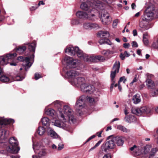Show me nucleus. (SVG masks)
I'll return each instance as SVG.
<instances>
[{
    "mask_svg": "<svg viewBox=\"0 0 158 158\" xmlns=\"http://www.w3.org/2000/svg\"><path fill=\"white\" fill-rule=\"evenodd\" d=\"M117 128L118 129H119L123 132H127V129L124 127L120 125H118L117 127Z\"/></svg>",
    "mask_w": 158,
    "mask_h": 158,
    "instance_id": "45",
    "label": "nucleus"
},
{
    "mask_svg": "<svg viewBox=\"0 0 158 158\" xmlns=\"http://www.w3.org/2000/svg\"><path fill=\"white\" fill-rule=\"evenodd\" d=\"M120 65V62L118 61H116L113 66L112 71L118 73L119 72Z\"/></svg>",
    "mask_w": 158,
    "mask_h": 158,
    "instance_id": "28",
    "label": "nucleus"
},
{
    "mask_svg": "<svg viewBox=\"0 0 158 158\" xmlns=\"http://www.w3.org/2000/svg\"><path fill=\"white\" fill-rule=\"evenodd\" d=\"M98 35L102 38L106 39L109 36V33L106 31H100L98 33Z\"/></svg>",
    "mask_w": 158,
    "mask_h": 158,
    "instance_id": "29",
    "label": "nucleus"
},
{
    "mask_svg": "<svg viewBox=\"0 0 158 158\" xmlns=\"http://www.w3.org/2000/svg\"><path fill=\"white\" fill-rule=\"evenodd\" d=\"M115 147L114 138L107 141L105 143H103L101 146V149L102 151L106 152L107 150L114 148Z\"/></svg>",
    "mask_w": 158,
    "mask_h": 158,
    "instance_id": "10",
    "label": "nucleus"
},
{
    "mask_svg": "<svg viewBox=\"0 0 158 158\" xmlns=\"http://www.w3.org/2000/svg\"><path fill=\"white\" fill-rule=\"evenodd\" d=\"M80 23V20L77 19H73L71 22V24L72 25H77Z\"/></svg>",
    "mask_w": 158,
    "mask_h": 158,
    "instance_id": "42",
    "label": "nucleus"
},
{
    "mask_svg": "<svg viewBox=\"0 0 158 158\" xmlns=\"http://www.w3.org/2000/svg\"><path fill=\"white\" fill-rule=\"evenodd\" d=\"M87 100L90 103L94 104L98 101V98H93L92 97H87Z\"/></svg>",
    "mask_w": 158,
    "mask_h": 158,
    "instance_id": "36",
    "label": "nucleus"
},
{
    "mask_svg": "<svg viewBox=\"0 0 158 158\" xmlns=\"http://www.w3.org/2000/svg\"><path fill=\"white\" fill-rule=\"evenodd\" d=\"M119 23L118 20V19H116L114 20L113 23V27L114 28H115L118 24V23Z\"/></svg>",
    "mask_w": 158,
    "mask_h": 158,
    "instance_id": "55",
    "label": "nucleus"
},
{
    "mask_svg": "<svg viewBox=\"0 0 158 158\" xmlns=\"http://www.w3.org/2000/svg\"><path fill=\"white\" fill-rule=\"evenodd\" d=\"M135 148V155H136V153L137 152H138L139 151V150H140V147H137L135 145H134L133 147H131L130 148V149L131 151L133 150Z\"/></svg>",
    "mask_w": 158,
    "mask_h": 158,
    "instance_id": "49",
    "label": "nucleus"
},
{
    "mask_svg": "<svg viewBox=\"0 0 158 158\" xmlns=\"http://www.w3.org/2000/svg\"><path fill=\"white\" fill-rule=\"evenodd\" d=\"M78 49V47H74L71 45H69L66 47L65 52L68 53L69 55L71 56H74L76 54V51Z\"/></svg>",
    "mask_w": 158,
    "mask_h": 158,
    "instance_id": "15",
    "label": "nucleus"
},
{
    "mask_svg": "<svg viewBox=\"0 0 158 158\" xmlns=\"http://www.w3.org/2000/svg\"><path fill=\"white\" fill-rule=\"evenodd\" d=\"M46 114L48 115L53 116L56 114V112L53 109H49L45 111Z\"/></svg>",
    "mask_w": 158,
    "mask_h": 158,
    "instance_id": "35",
    "label": "nucleus"
},
{
    "mask_svg": "<svg viewBox=\"0 0 158 158\" xmlns=\"http://www.w3.org/2000/svg\"><path fill=\"white\" fill-rule=\"evenodd\" d=\"M34 58V54H33L29 58L28 57L24 58L22 56H19L18 58V60L25 62V63L23 64V65L25 67V69L27 71L32 65Z\"/></svg>",
    "mask_w": 158,
    "mask_h": 158,
    "instance_id": "6",
    "label": "nucleus"
},
{
    "mask_svg": "<svg viewBox=\"0 0 158 158\" xmlns=\"http://www.w3.org/2000/svg\"><path fill=\"white\" fill-rule=\"evenodd\" d=\"M41 121L44 126H48L49 125V119L47 117H44L42 118Z\"/></svg>",
    "mask_w": 158,
    "mask_h": 158,
    "instance_id": "37",
    "label": "nucleus"
},
{
    "mask_svg": "<svg viewBox=\"0 0 158 158\" xmlns=\"http://www.w3.org/2000/svg\"><path fill=\"white\" fill-rule=\"evenodd\" d=\"M117 73H118L117 72H115L113 71L111 72L110 77L111 81H115L114 78L115 77L116 74Z\"/></svg>",
    "mask_w": 158,
    "mask_h": 158,
    "instance_id": "48",
    "label": "nucleus"
},
{
    "mask_svg": "<svg viewBox=\"0 0 158 158\" xmlns=\"http://www.w3.org/2000/svg\"><path fill=\"white\" fill-rule=\"evenodd\" d=\"M47 133L48 135L53 138H56L58 137V135L51 128L49 127L47 128Z\"/></svg>",
    "mask_w": 158,
    "mask_h": 158,
    "instance_id": "24",
    "label": "nucleus"
},
{
    "mask_svg": "<svg viewBox=\"0 0 158 158\" xmlns=\"http://www.w3.org/2000/svg\"><path fill=\"white\" fill-rule=\"evenodd\" d=\"M132 100L133 103L135 104L139 103L141 101V98L140 94H137L134 95Z\"/></svg>",
    "mask_w": 158,
    "mask_h": 158,
    "instance_id": "27",
    "label": "nucleus"
},
{
    "mask_svg": "<svg viewBox=\"0 0 158 158\" xmlns=\"http://www.w3.org/2000/svg\"><path fill=\"white\" fill-rule=\"evenodd\" d=\"M137 80H138L137 75H135V77H134L132 81V82H131L130 83V85L131 86L132 85H133V83L135 82H136Z\"/></svg>",
    "mask_w": 158,
    "mask_h": 158,
    "instance_id": "52",
    "label": "nucleus"
},
{
    "mask_svg": "<svg viewBox=\"0 0 158 158\" xmlns=\"http://www.w3.org/2000/svg\"><path fill=\"white\" fill-rule=\"evenodd\" d=\"M14 77H16V80H15V81H21L22 80L24 77H20L19 76H15Z\"/></svg>",
    "mask_w": 158,
    "mask_h": 158,
    "instance_id": "56",
    "label": "nucleus"
},
{
    "mask_svg": "<svg viewBox=\"0 0 158 158\" xmlns=\"http://www.w3.org/2000/svg\"><path fill=\"white\" fill-rule=\"evenodd\" d=\"M102 158H111V155L110 154H106Z\"/></svg>",
    "mask_w": 158,
    "mask_h": 158,
    "instance_id": "64",
    "label": "nucleus"
},
{
    "mask_svg": "<svg viewBox=\"0 0 158 158\" xmlns=\"http://www.w3.org/2000/svg\"><path fill=\"white\" fill-rule=\"evenodd\" d=\"M149 35L147 33H146L143 35V42L145 45H148L149 43L148 39L149 38Z\"/></svg>",
    "mask_w": 158,
    "mask_h": 158,
    "instance_id": "31",
    "label": "nucleus"
},
{
    "mask_svg": "<svg viewBox=\"0 0 158 158\" xmlns=\"http://www.w3.org/2000/svg\"><path fill=\"white\" fill-rule=\"evenodd\" d=\"M17 56L16 53H10L7 54L6 56H1L0 57V64L6 65L9 63V61L13 60L14 58Z\"/></svg>",
    "mask_w": 158,
    "mask_h": 158,
    "instance_id": "8",
    "label": "nucleus"
},
{
    "mask_svg": "<svg viewBox=\"0 0 158 158\" xmlns=\"http://www.w3.org/2000/svg\"><path fill=\"white\" fill-rule=\"evenodd\" d=\"M56 106L60 108L61 106L62 102L59 101H56L53 102Z\"/></svg>",
    "mask_w": 158,
    "mask_h": 158,
    "instance_id": "50",
    "label": "nucleus"
},
{
    "mask_svg": "<svg viewBox=\"0 0 158 158\" xmlns=\"http://www.w3.org/2000/svg\"><path fill=\"white\" fill-rule=\"evenodd\" d=\"M10 145L7 146L6 143H2V146L6 148L7 151L13 153H17L20 150L18 146V142L17 139L14 137H11L9 140Z\"/></svg>",
    "mask_w": 158,
    "mask_h": 158,
    "instance_id": "2",
    "label": "nucleus"
},
{
    "mask_svg": "<svg viewBox=\"0 0 158 158\" xmlns=\"http://www.w3.org/2000/svg\"><path fill=\"white\" fill-rule=\"evenodd\" d=\"M9 131L5 128L0 129V136L2 140L7 138L9 135Z\"/></svg>",
    "mask_w": 158,
    "mask_h": 158,
    "instance_id": "21",
    "label": "nucleus"
},
{
    "mask_svg": "<svg viewBox=\"0 0 158 158\" xmlns=\"http://www.w3.org/2000/svg\"><path fill=\"white\" fill-rule=\"evenodd\" d=\"M124 120L125 122L130 123H135L137 121V118L132 115L126 116L124 118Z\"/></svg>",
    "mask_w": 158,
    "mask_h": 158,
    "instance_id": "22",
    "label": "nucleus"
},
{
    "mask_svg": "<svg viewBox=\"0 0 158 158\" xmlns=\"http://www.w3.org/2000/svg\"><path fill=\"white\" fill-rule=\"evenodd\" d=\"M113 52L111 51H110L109 50H104L102 51L101 53L104 55L107 56H108L110 54L112 53Z\"/></svg>",
    "mask_w": 158,
    "mask_h": 158,
    "instance_id": "44",
    "label": "nucleus"
},
{
    "mask_svg": "<svg viewBox=\"0 0 158 158\" xmlns=\"http://www.w3.org/2000/svg\"><path fill=\"white\" fill-rule=\"evenodd\" d=\"M81 90L84 93L91 94L94 91V86L85 83L81 87Z\"/></svg>",
    "mask_w": 158,
    "mask_h": 158,
    "instance_id": "12",
    "label": "nucleus"
},
{
    "mask_svg": "<svg viewBox=\"0 0 158 158\" xmlns=\"http://www.w3.org/2000/svg\"><path fill=\"white\" fill-rule=\"evenodd\" d=\"M100 2H97L94 0L90 1H87L82 3L81 6V8L86 11L94 13V11L95 8L100 5Z\"/></svg>",
    "mask_w": 158,
    "mask_h": 158,
    "instance_id": "3",
    "label": "nucleus"
},
{
    "mask_svg": "<svg viewBox=\"0 0 158 158\" xmlns=\"http://www.w3.org/2000/svg\"><path fill=\"white\" fill-rule=\"evenodd\" d=\"M97 62L99 61L103 62L105 60V58L103 56H97Z\"/></svg>",
    "mask_w": 158,
    "mask_h": 158,
    "instance_id": "51",
    "label": "nucleus"
},
{
    "mask_svg": "<svg viewBox=\"0 0 158 158\" xmlns=\"http://www.w3.org/2000/svg\"><path fill=\"white\" fill-rule=\"evenodd\" d=\"M151 147V145H147L144 147L143 148L140 147V150L138 152H137L136 155H139L143 154L145 155L147 154L149 152Z\"/></svg>",
    "mask_w": 158,
    "mask_h": 158,
    "instance_id": "16",
    "label": "nucleus"
},
{
    "mask_svg": "<svg viewBox=\"0 0 158 158\" xmlns=\"http://www.w3.org/2000/svg\"><path fill=\"white\" fill-rule=\"evenodd\" d=\"M114 139L115 143L117 144L118 146H122L123 144L124 141L122 137L116 136L114 137Z\"/></svg>",
    "mask_w": 158,
    "mask_h": 158,
    "instance_id": "25",
    "label": "nucleus"
},
{
    "mask_svg": "<svg viewBox=\"0 0 158 158\" xmlns=\"http://www.w3.org/2000/svg\"><path fill=\"white\" fill-rule=\"evenodd\" d=\"M26 49L25 46L20 47L19 48H17L16 49L17 52L19 54L23 53Z\"/></svg>",
    "mask_w": 158,
    "mask_h": 158,
    "instance_id": "41",
    "label": "nucleus"
},
{
    "mask_svg": "<svg viewBox=\"0 0 158 158\" xmlns=\"http://www.w3.org/2000/svg\"><path fill=\"white\" fill-rule=\"evenodd\" d=\"M76 54L77 56L80 59L83 60L84 61L87 60V57L88 55L83 52L79 49L78 48V49L76 51Z\"/></svg>",
    "mask_w": 158,
    "mask_h": 158,
    "instance_id": "20",
    "label": "nucleus"
},
{
    "mask_svg": "<svg viewBox=\"0 0 158 158\" xmlns=\"http://www.w3.org/2000/svg\"><path fill=\"white\" fill-rule=\"evenodd\" d=\"M151 94L153 97L155 96L156 95L158 94V88H157V87L155 88L154 89L151 90Z\"/></svg>",
    "mask_w": 158,
    "mask_h": 158,
    "instance_id": "46",
    "label": "nucleus"
},
{
    "mask_svg": "<svg viewBox=\"0 0 158 158\" xmlns=\"http://www.w3.org/2000/svg\"><path fill=\"white\" fill-rule=\"evenodd\" d=\"M35 46L36 44L35 43H31V44H29L28 49L31 51L34 52L35 50Z\"/></svg>",
    "mask_w": 158,
    "mask_h": 158,
    "instance_id": "40",
    "label": "nucleus"
},
{
    "mask_svg": "<svg viewBox=\"0 0 158 158\" xmlns=\"http://www.w3.org/2000/svg\"><path fill=\"white\" fill-rule=\"evenodd\" d=\"M47 155V152L45 149L41 150L38 153V156L40 157L46 156Z\"/></svg>",
    "mask_w": 158,
    "mask_h": 158,
    "instance_id": "43",
    "label": "nucleus"
},
{
    "mask_svg": "<svg viewBox=\"0 0 158 158\" xmlns=\"http://www.w3.org/2000/svg\"><path fill=\"white\" fill-rule=\"evenodd\" d=\"M66 76L69 79V81L71 84L76 77L79 75V73L73 69L68 70L65 72Z\"/></svg>",
    "mask_w": 158,
    "mask_h": 158,
    "instance_id": "11",
    "label": "nucleus"
},
{
    "mask_svg": "<svg viewBox=\"0 0 158 158\" xmlns=\"http://www.w3.org/2000/svg\"><path fill=\"white\" fill-rule=\"evenodd\" d=\"M99 43L101 44H106L109 45H111V43L110 41L107 39H102L99 40Z\"/></svg>",
    "mask_w": 158,
    "mask_h": 158,
    "instance_id": "33",
    "label": "nucleus"
},
{
    "mask_svg": "<svg viewBox=\"0 0 158 158\" xmlns=\"http://www.w3.org/2000/svg\"><path fill=\"white\" fill-rule=\"evenodd\" d=\"M87 60L85 61L97 62V56H89L88 55L87 57Z\"/></svg>",
    "mask_w": 158,
    "mask_h": 158,
    "instance_id": "32",
    "label": "nucleus"
},
{
    "mask_svg": "<svg viewBox=\"0 0 158 158\" xmlns=\"http://www.w3.org/2000/svg\"><path fill=\"white\" fill-rule=\"evenodd\" d=\"M103 17H104V18H107L110 17L109 14L107 13V11H103V13L101 15V20L102 19Z\"/></svg>",
    "mask_w": 158,
    "mask_h": 158,
    "instance_id": "47",
    "label": "nucleus"
},
{
    "mask_svg": "<svg viewBox=\"0 0 158 158\" xmlns=\"http://www.w3.org/2000/svg\"><path fill=\"white\" fill-rule=\"evenodd\" d=\"M103 2L108 4H111L113 1V0H102Z\"/></svg>",
    "mask_w": 158,
    "mask_h": 158,
    "instance_id": "62",
    "label": "nucleus"
},
{
    "mask_svg": "<svg viewBox=\"0 0 158 158\" xmlns=\"http://www.w3.org/2000/svg\"><path fill=\"white\" fill-rule=\"evenodd\" d=\"M96 136L95 135H93L91 136L90 137L86 140V142H85V143H87L88 142H89V141H90L91 139H93Z\"/></svg>",
    "mask_w": 158,
    "mask_h": 158,
    "instance_id": "61",
    "label": "nucleus"
},
{
    "mask_svg": "<svg viewBox=\"0 0 158 158\" xmlns=\"http://www.w3.org/2000/svg\"><path fill=\"white\" fill-rule=\"evenodd\" d=\"M125 77H121L120 78V79L118 81V83H120V82L123 81V83H125V81H126V80L125 79Z\"/></svg>",
    "mask_w": 158,
    "mask_h": 158,
    "instance_id": "58",
    "label": "nucleus"
},
{
    "mask_svg": "<svg viewBox=\"0 0 158 158\" xmlns=\"http://www.w3.org/2000/svg\"><path fill=\"white\" fill-rule=\"evenodd\" d=\"M76 15L77 17L81 19L94 21L96 19L94 13L92 11H78L76 13Z\"/></svg>",
    "mask_w": 158,
    "mask_h": 158,
    "instance_id": "5",
    "label": "nucleus"
},
{
    "mask_svg": "<svg viewBox=\"0 0 158 158\" xmlns=\"http://www.w3.org/2000/svg\"><path fill=\"white\" fill-rule=\"evenodd\" d=\"M152 47L154 48L157 49L158 48V41L157 42H153L152 44Z\"/></svg>",
    "mask_w": 158,
    "mask_h": 158,
    "instance_id": "53",
    "label": "nucleus"
},
{
    "mask_svg": "<svg viewBox=\"0 0 158 158\" xmlns=\"http://www.w3.org/2000/svg\"><path fill=\"white\" fill-rule=\"evenodd\" d=\"M2 70L0 67V80L3 83H7L9 81V78L5 75H2Z\"/></svg>",
    "mask_w": 158,
    "mask_h": 158,
    "instance_id": "26",
    "label": "nucleus"
},
{
    "mask_svg": "<svg viewBox=\"0 0 158 158\" xmlns=\"http://www.w3.org/2000/svg\"><path fill=\"white\" fill-rule=\"evenodd\" d=\"M64 61L68 66L73 68H75L78 66L80 62L79 60L74 59L69 56H66L64 58Z\"/></svg>",
    "mask_w": 158,
    "mask_h": 158,
    "instance_id": "9",
    "label": "nucleus"
},
{
    "mask_svg": "<svg viewBox=\"0 0 158 158\" xmlns=\"http://www.w3.org/2000/svg\"><path fill=\"white\" fill-rule=\"evenodd\" d=\"M87 96L83 95L77 98L75 106V108L78 111L84 108L86 105Z\"/></svg>",
    "mask_w": 158,
    "mask_h": 158,
    "instance_id": "7",
    "label": "nucleus"
},
{
    "mask_svg": "<svg viewBox=\"0 0 158 158\" xmlns=\"http://www.w3.org/2000/svg\"><path fill=\"white\" fill-rule=\"evenodd\" d=\"M146 82L147 86L150 91L153 90L157 87V85L155 84L154 82L150 79L149 78L147 79Z\"/></svg>",
    "mask_w": 158,
    "mask_h": 158,
    "instance_id": "19",
    "label": "nucleus"
},
{
    "mask_svg": "<svg viewBox=\"0 0 158 158\" xmlns=\"http://www.w3.org/2000/svg\"><path fill=\"white\" fill-rule=\"evenodd\" d=\"M37 132L39 135H42L45 133V130L44 127L40 126L39 127Z\"/></svg>",
    "mask_w": 158,
    "mask_h": 158,
    "instance_id": "38",
    "label": "nucleus"
},
{
    "mask_svg": "<svg viewBox=\"0 0 158 158\" xmlns=\"http://www.w3.org/2000/svg\"><path fill=\"white\" fill-rule=\"evenodd\" d=\"M131 112L137 115H141L140 108L137 107H132L131 109Z\"/></svg>",
    "mask_w": 158,
    "mask_h": 158,
    "instance_id": "30",
    "label": "nucleus"
},
{
    "mask_svg": "<svg viewBox=\"0 0 158 158\" xmlns=\"http://www.w3.org/2000/svg\"><path fill=\"white\" fill-rule=\"evenodd\" d=\"M132 46L133 47L137 48L138 47V45L137 43L135 41H133L132 42Z\"/></svg>",
    "mask_w": 158,
    "mask_h": 158,
    "instance_id": "60",
    "label": "nucleus"
},
{
    "mask_svg": "<svg viewBox=\"0 0 158 158\" xmlns=\"http://www.w3.org/2000/svg\"><path fill=\"white\" fill-rule=\"evenodd\" d=\"M145 21L143 20L139 22V26L141 28V30H147L152 27L151 24L146 22Z\"/></svg>",
    "mask_w": 158,
    "mask_h": 158,
    "instance_id": "17",
    "label": "nucleus"
},
{
    "mask_svg": "<svg viewBox=\"0 0 158 158\" xmlns=\"http://www.w3.org/2000/svg\"><path fill=\"white\" fill-rule=\"evenodd\" d=\"M157 152V149L156 148H152L149 152V158H152L155 157L156 153Z\"/></svg>",
    "mask_w": 158,
    "mask_h": 158,
    "instance_id": "39",
    "label": "nucleus"
},
{
    "mask_svg": "<svg viewBox=\"0 0 158 158\" xmlns=\"http://www.w3.org/2000/svg\"><path fill=\"white\" fill-rule=\"evenodd\" d=\"M82 27L83 29L86 30H90L93 29L99 28L98 25L97 23L88 22L84 23Z\"/></svg>",
    "mask_w": 158,
    "mask_h": 158,
    "instance_id": "13",
    "label": "nucleus"
},
{
    "mask_svg": "<svg viewBox=\"0 0 158 158\" xmlns=\"http://www.w3.org/2000/svg\"><path fill=\"white\" fill-rule=\"evenodd\" d=\"M58 147L57 148V150L58 151L61 150V149H62L64 148V144H63V143L62 142H61V143L58 144Z\"/></svg>",
    "mask_w": 158,
    "mask_h": 158,
    "instance_id": "54",
    "label": "nucleus"
},
{
    "mask_svg": "<svg viewBox=\"0 0 158 158\" xmlns=\"http://www.w3.org/2000/svg\"><path fill=\"white\" fill-rule=\"evenodd\" d=\"M140 108V112L141 113V115L143 114H148L151 112L152 109L151 107H149V106H143L142 107Z\"/></svg>",
    "mask_w": 158,
    "mask_h": 158,
    "instance_id": "23",
    "label": "nucleus"
},
{
    "mask_svg": "<svg viewBox=\"0 0 158 158\" xmlns=\"http://www.w3.org/2000/svg\"><path fill=\"white\" fill-rule=\"evenodd\" d=\"M41 77V75L39 73H36L35 74V80H37Z\"/></svg>",
    "mask_w": 158,
    "mask_h": 158,
    "instance_id": "57",
    "label": "nucleus"
},
{
    "mask_svg": "<svg viewBox=\"0 0 158 158\" xmlns=\"http://www.w3.org/2000/svg\"><path fill=\"white\" fill-rule=\"evenodd\" d=\"M85 80L84 77L78 76L74 79L71 84L73 85L80 86L81 87L82 85L85 83Z\"/></svg>",
    "mask_w": 158,
    "mask_h": 158,
    "instance_id": "14",
    "label": "nucleus"
},
{
    "mask_svg": "<svg viewBox=\"0 0 158 158\" xmlns=\"http://www.w3.org/2000/svg\"><path fill=\"white\" fill-rule=\"evenodd\" d=\"M120 57L122 60H124L125 58V56L124 54L121 53L119 56Z\"/></svg>",
    "mask_w": 158,
    "mask_h": 158,
    "instance_id": "63",
    "label": "nucleus"
},
{
    "mask_svg": "<svg viewBox=\"0 0 158 158\" xmlns=\"http://www.w3.org/2000/svg\"><path fill=\"white\" fill-rule=\"evenodd\" d=\"M59 111V118L61 121L56 120L53 123V124L56 126L66 129L69 127L68 121L70 123H74L76 121L73 116V110L69 106H64L63 111Z\"/></svg>",
    "mask_w": 158,
    "mask_h": 158,
    "instance_id": "1",
    "label": "nucleus"
},
{
    "mask_svg": "<svg viewBox=\"0 0 158 158\" xmlns=\"http://www.w3.org/2000/svg\"><path fill=\"white\" fill-rule=\"evenodd\" d=\"M14 122V120L12 119L0 118V125H1L13 123Z\"/></svg>",
    "mask_w": 158,
    "mask_h": 158,
    "instance_id": "18",
    "label": "nucleus"
},
{
    "mask_svg": "<svg viewBox=\"0 0 158 158\" xmlns=\"http://www.w3.org/2000/svg\"><path fill=\"white\" fill-rule=\"evenodd\" d=\"M104 18V17H103L102 19L101 20L104 24L108 25L110 23L111 21V18L110 17L107 18Z\"/></svg>",
    "mask_w": 158,
    "mask_h": 158,
    "instance_id": "34",
    "label": "nucleus"
},
{
    "mask_svg": "<svg viewBox=\"0 0 158 158\" xmlns=\"http://www.w3.org/2000/svg\"><path fill=\"white\" fill-rule=\"evenodd\" d=\"M130 44L129 43H125L123 44V47L125 48H129L130 46Z\"/></svg>",
    "mask_w": 158,
    "mask_h": 158,
    "instance_id": "59",
    "label": "nucleus"
},
{
    "mask_svg": "<svg viewBox=\"0 0 158 158\" xmlns=\"http://www.w3.org/2000/svg\"><path fill=\"white\" fill-rule=\"evenodd\" d=\"M155 12V6L152 3H149L145 10L143 15L142 16L143 20H149L153 18Z\"/></svg>",
    "mask_w": 158,
    "mask_h": 158,
    "instance_id": "4",
    "label": "nucleus"
}]
</instances>
